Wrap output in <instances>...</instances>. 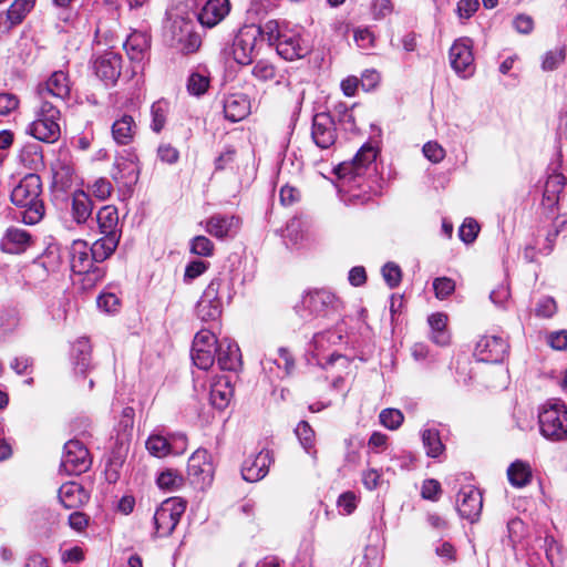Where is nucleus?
Here are the masks:
<instances>
[{
    "label": "nucleus",
    "mask_w": 567,
    "mask_h": 567,
    "mask_svg": "<svg viewBox=\"0 0 567 567\" xmlns=\"http://www.w3.org/2000/svg\"><path fill=\"white\" fill-rule=\"evenodd\" d=\"M11 203L21 209V218L24 224L35 225L44 216V203L42 198V181L38 174L24 175L12 188Z\"/></svg>",
    "instance_id": "obj_1"
},
{
    "label": "nucleus",
    "mask_w": 567,
    "mask_h": 567,
    "mask_svg": "<svg viewBox=\"0 0 567 567\" xmlns=\"http://www.w3.org/2000/svg\"><path fill=\"white\" fill-rule=\"evenodd\" d=\"M60 120L59 104L49 100L41 101L35 120L28 127V133L39 141L54 143L61 134Z\"/></svg>",
    "instance_id": "obj_2"
},
{
    "label": "nucleus",
    "mask_w": 567,
    "mask_h": 567,
    "mask_svg": "<svg viewBox=\"0 0 567 567\" xmlns=\"http://www.w3.org/2000/svg\"><path fill=\"white\" fill-rule=\"evenodd\" d=\"M542 435L553 442L567 440V408L560 401L543 405L538 414Z\"/></svg>",
    "instance_id": "obj_3"
},
{
    "label": "nucleus",
    "mask_w": 567,
    "mask_h": 567,
    "mask_svg": "<svg viewBox=\"0 0 567 567\" xmlns=\"http://www.w3.org/2000/svg\"><path fill=\"white\" fill-rule=\"evenodd\" d=\"M185 503L178 498L164 501L156 509L153 517L156 534L161 537L171 535L185 512Z\"/></svg>",
    "instance_id": "obj_4"
},
{
    "label": "nucleus",
    "mask_w": 567,
    "mask_h": 567,
    "mask_svg": "<svg viewBox=\"0 0 567 567\" xmlns=\"http://www.w3.org/2000/svg\"><path fill=\"white\" fill-rule=\"evenodd\" d=\"M92 464L90 453L79 440H70L64 444L61 460V470L69 475H80L86 472Z\"/></svg>",
    "instance_id": "obj_5"
},
{
    "label": "nucleus",
    "mask_w": 567,
    "mask_h": 567,
    "mask_svg": "<svg viewBox=\"0 0 567 567\" xmlns=\"http://www.w3.org/2000/svg\"><path fill=\"white\" fill-rule=\"evenodd\" d=\"M217 353V338L209 330L196 333L192 347V360L200 370H208L215 362Z\"/></svg>",
    "instance_id": "obj_6"
},
{
    "label": "nucleus",
    "mask_w": 567,
    "mask_h": 567,
    "mask_svg": "<svg viewBox=\"0 0 567 567\" xmlns=\"http://www.w3.org/2000/svg\"><path fill=\"white\" fill-rule=\"evenodd\" d=\"M220 286L221 279L214 278L196 305V316L204 322L215 321L221 313V303L218 298Z\"/></svg>",
    "instance_id": "obj_7"
},
{
    "label": "nucleus",
    "mask_w": 567,
    "mask_h": 567,
    "mask_svg": "<svg viewBox=\"0 0 567 567\" xmlns=\"http://www.w3.org/2000/svg\"><path fill=\"white\" fill-rule=\"evenodd\" d=\"M258 31L255 27H245L235 37L231 52L234 60L241 65H248L257 55Z\"/></svg>",
    "instance_id": "obj_8"
},
{
    "label": "nucleus",
    "mask_w": 567,
    "mask_h": 567,
    "mask_svg": "<svg viewBox=\"0 0 567 567\" xmlns=\"http://www.w3.org/2000/svg\"><path fill=\"white\" fill-rule=\"evenodd\" d=\"M276 50L285 60L293 61L307 56L311 52L312 45L300 33L287 30L279 38Z\"/></svg>",
    "instance_id": "obj_9"
},
{
    "label": "nucleus",
    "mask_w": 567,
    "mask_h": 567,
    "mask_svg": "<svg viewBox=\"0 0 567 567\" xmlns=\"http://www.w3.org/2000/svg\"><path fill=\"white\" fill-rule=\"evenodd\" d=\"M472 41L468 38L455 40L450 49V62L452 69L462 78H468L474 73V55Z\"/></svg>",
    "instance_id": "obj_10"
},
{
    "label": "nucleus",
    "mask_w": 567,
    "mask_h": 567,
    "mask_svg": "<svg viewBox=\"0 0 567 567\" xmlns=\"http://www.w3.org/2000/svg\"><path fill=\"white\" fill-rule=\"evenodd\" d=\"M71 269L75 274H92L94 278L102 277V270L94 266L95 259L92 256L90 247L83 240H75L71 246Z\"/></svg>",
    "instance_id": "obj_11"
},
{
    "label": "nucleus",
    "mask_w": 567,
    "mask_h": 567,
    "mask_svg": "<svg viewBox=\"0 0 567 567\" xmlns=\"http://www.w3.org/2000/svg\"><path fill=\"white\" fill-rule=\"evenodd\" d=\"M311 137L313 143L321 150H328L336 143V123L329 113L322 112L313 116Z\"/></svg>",
    "instance_id": "obj_12"
},
{
    "label": "nucleus",
    "mask_w": 567,
    "mask_h": 567,
    "mask_svg": "<svg viewBox=\"0 0 567 567\" xmlns=\"http://www.w3.org/2000/svg\"><path fill=\"white\" fill-rule=\"evenodd\" d=\"M303 307L317 316H328L341 307V301L331 291L319 289L308 292L302 300Z\"/></svg>",
    "instance_id": "obj_13"
},
{
    "label": "nucleus",
    "mask_w": 567,
    "mask_h": 567,
    "mask_svg": "<svg viewBox=\"0 0 567 567\" xmlns=\"http://www.w3.org/2000/svg\"><path fill=\"white\" fill-rule=\"evenodd\" d=\"M508 344L506 340L497 336H484L475 347V355L480 361L498 363L502 362L507 353Z\"/></svg>",
    "instance_id": "obj_14"
},
{
    "label": "nucleus",
    "mask_w": 567,
    "mask_h": 567,
    "mask_svg": "<svg viewBox=\"0 0 567 567\" xmlns=\"http://www.w3.org/2000/svg\"><path fill=\"white\" fill-rule=\"evenodd\" d=\"M483 507L481 492L474 486H465L460 489L456 499V509L458 514L471 522L478 518Z\"/></svg>",
    "instance_id": "obj_15"
},
{
    "label": "nucleus",
    "mask_w": 567,
    "mask_h": 567,
    "mask_svg": "<svg viewBox=\"0 0 567 567\" xmlns=\"http://www.w3.org/2000/svg\"><path fill=\"white\" fill-rule=\"evenodd\" d=\"M41 101L55 99V103H62L70 94V81L63 71H55L49 80L39 86L38 90Z\"/></svg>",
    "instance_id": "obj_16"
},
{
    "label": "nucleus",
    "mask_w": 567,
    "mask_h": 567,
    "mask_svg": "<svg viewBox=\"0 0 567 567\" xmlns=\"http://www.w3.org/2000/svg\"><path fill=\"white\" fill-rule=\"evenodd\" d=\"M188 476L194 483H209L213 477L214 467L210 455L206 450L195 451L187 463Z\"/></svg>",
    "instance_id": "obj_17"
},
{
    "label": "nucleus",
    "mask_w": 567,
    "mask_h": 567,
    "mask_svg": "<svg viewBox=\"0 0 567 567\" xmlns=\"http://www.w3.org/2000/svg\"><path fill=\"white\" fill-rule=\"evenodd\" d=\"M140 167L137 164V156L127 153L126 156H117L114 163L112 177L116 183L124 186H132L138 181Z\"/></svg>",
    "instance_id": "obj_18"
},
{
    "label": "nucleus",
    "mask_w": 567,
    "mask_h": 567,
    "mask_svg": "<svg viewBox=\"0 0 567 567\" xmlns=\"http://www.w3.org/2000/svg\"><path fill=\"white\" fill-rule=\"evenodd\" d=\"M94 70L101 80L113 84L121 75L122 56L113 51L105 52L95 60Z\"/></svg>",
    "instance_id": "obj_19"
},
{
    "label": "nucleus",
    "mask_w": 567,
    "mask_h": 567,
    "mask_svg": "<svg viewBox=\"0 0 567 567\" xmlns=\"http://www.w3.org/2000/svg\"><path fill=\"white\" fill-rule=\"evenodd\" d=\"M272 462L270 451L264 450L258 454L249 456L245 460L241 467L243 478L247 482H258L264 478Z\"/></svg>",
    "instance_id": "obj_20"
},
{
    "label": "nucleus",
    "mask_w": 567,
    "mask_h": 567,
    "mask_svg": "<svg viewBox=\"0 0 567 567\" xmlns=\"http://www.w3.org/2000/svg\"><path fill=\"white\" fill-rule=\"evenodd\" d=\"M240 227V219L234 215L216 214L206 220V231L218 238L224 239L234 236Z\"/></svg>",
    "instance_id": "obj_21"
},
{
    "label": "nucleus",
    "mask_w": 567,
    "mask_h": 567,
    "mask_svg": "<svg viewBox=\"0 0 567 567\" xmlns=\"http://www.w3.org/2000/svg\"><path fill=\"white\" fill-rule=\"evenodd\" d=\"M185 434H174L169 437L162 436L159 434H152L145 445L151 455L155 457H164L169 453L174 452V443H177L179 449L184 450L186 446Z\"/></svg>",
    "instance_id": "obj_22"
},
{
    "label": "nucleus",
    "mask_w": 567,
    "mask_h": 567,
    "mask_svg": "<svg viewBox=\"0 0 567 567\" xmlns=\"http://www.w3.org/2000/svg\"><path fill=\"white\" fill-rule=\"evenodd\" d=\"M229 10V0H207L198 13V21L204 27L213 28L225 19Z\"/></svg>",
    "instance_id": "obj_23"
},
{
    "label": "nucleus",
    "mask_w": 567,
    "mask_h": 567,
    "mask_svg": "<svg viewBox=\"0 0 567 567\" xmlns=\"http://www.w3.org/2000/svg\"><path fill=\"white\" fill-rule=\"evenodd\" d=\"M217 363L221 370L236 371L241 364L239 347L229 339L217 341Z\"/></svg>",
    "instance_id": "obj_24"
},
{
    "label": "nucleus",
    "mask_w": 567,
    "mask_h": 567,
    "mask_svg": "<svg viewBox=\"0 0 567 567\" xmlns=\"http://www.w3.org/2000/svg\"><path fill=\"white\" fill-rule=\"evenodd\" d=\"M250 101L246 94H229L224 100V114L230 122H239L250 113Z\"/></svg>",
    "instance_id": "obj_25"
},
{
    "label": "nucleus",
    "mask_w": 567,
    "mask_h": 567,
    "mask_svg": "<svg viewBox=\"0 0 567 567\" xmlns=\"http://www.w3.org/2000/svg\"><path fill=\"white\" fill-rule=\"evenodd\" d=\"M61 504L65 508H79L90 498L83 486L76 482H68L61 485L58 493Z\"/></svg>",
    "instance_id": "obj_26"
},
{
    "label": "nucleus",
    "mask_w": 567,
    "mask_h": 567,
    "mask_svg": "<svg viewBox=\"0 0 567 567\" xmlns=\"http://www.w3.org/2000/svg\"><path fill=\"white\" fill-rule=\"evenodd\" d=\"M31 245V235L21 228H8L2 240L1 249L7 254H21Z\"/></svg>",
    "instance_id": "obj_27"
},
{
    "label": "nucleus",
    "mask_w": 567,
    "mask_h": 567,
    "mask_svg": "<svg viewBox=\"0 0 567 567\" xmlns=\"http://www.w3.org/2000/svg\"><path fill=\"white\" fill-rule=\"evenodd\" d=\"M151 48V37L144 31H133L124 42V49L131 61L141 62Z\"/></svg>",
    "instance_id": "obj_28"
},
{
    "label": "nucleus",
    "mask_w": 567,
    "mask_h": 567,
    "mask_svg": "<svg viewBox=\"0 0 567 567\" xmlns=\"http://www.w3.org/2000/svg\"><path fill=\"white\" fill-rule=\"evenodd\" d=\"M137 125L133 116L123 114L112 125V137L118 145H128L133 142Z\"/></svg>",
    "instance_id": "obj_29"
},
{
    "label": "nucleus",
    "mask_w": 567,
    "mask_h": 567,
    "mask_svg": "<svg viewBox=\"0 0 567 567\" xmlns=\"http://www.w3.org/2000/svg\"><path fill=\"white\" fill-rule=\"evenodd\" d=\"M96 220L102 235L121 238V230L118 229V213L115 206L107 205L102 207L97 212Z\"/></svg>",
    "instance_id": "obj_30"
},
{
    "label": "nucleus",
    "mask_w": 567,
    "mask_h": 567,
    "mask_svg": "<svg viewBox=\"0 0 567 567\" xmlns=\"http://www.w3.org/2000/svg\"><path fill=\"white\" fill-rule=\"evenodd\" d=\"M566 185V177L561 173L554 172L548 175L543 195V203L549 208L556 206L559 202V196Z\"/></svg>",
    "instance_id": "obj_31"
},
{
    "label": "nucleus",
    "mask_w": 567,
    "mask_h": 567,
    "mask_svg": "<svg viewBox=\"0 0 567 567\" xmlns=\"http://www.w3.org/2000/svg\"><path fill=\"white\" fill-rule=\"evenodd\" d=\"M93 203L83 190H76L72 196L71 213L78 224H84L91 217Z\"/></svg>",
    "instance_id": "obj_32"
},
{
    "label": "nucleus",
    "mask_w": 567,
    "mask_h": 567,
    "mask_svg": "<svg viewBox=\"0 0 567 567\" xmlns=\"http://www.w3.org/2000/svg\"><path fill=\"white\" fill-rule=\"evenodd\" d=\"M233 393L228 380L220 379L210 388V402L216 409L223 410L229 404Z\"/></svg>",
    "instance_id": "obj_33"
},
{
    "label": "nucleus",
    "mask_w": 567,
    "mask_h": 567,
    "mask_svg": "<svg viewBox=\"0 0 567 567\" xmlns=\"http://www.w3.org/2000/svg\"><path fill=\"white\" fill-rule=\"evenodd\" d=\"M120 241V237L103 235L101 238L95 240L90 250L96 262H102L109 258L116 249Z\"/></svg>",
    "instance_id": "obj_34"
},
{
    "label": "nucleus",
    "mask_w": 567,
    "mask_h": 567,
    "mask_svg": "<svg viewBox=\"0 0 567 567\" xmlns=\"http://www.w3.org/2000/svg\"><path fill=\"white\" fill-rule=\"evenodd\" d=\"M507 476L513 486L524 487L532 481L530 465L523 461H515L509 465Z\"/></svg>",
    "instance_id": "obj_35"
},
{
    "label": "nucleus",
    "mask_w": 567,
    "mask_h": 567,
    "mask_svg": "<svg viewBox=\"0 0 567 567\" xmlns=\"http://www.w3.org/2000/svg\"><path fill=\"white\" fill-rule=\"evenodd\" d=\"M429 324L432 330L431 339L439 346H445L449 343L450 337L445 331L447 317L444 313L436 312L429 317Z\"/></svg>",
    "instance_id": "obj_36"
},
{
    "label": "nucleus",
    "mask_w": 567,
    "mask_h": 567,
    "mask_svg": "<svg viewBox=\"0 0 567 567\" xmlns=\"http://www.w3.org/2000/svg\"><path fill=\"white\" fill-rule=\"evenodd\" d=\"M76 372L85 373L91 362V347L86 340H78L72 350Z\"/></svg>",
    "instance_id": "obj_37"
},
{
    "label": "nucleus",
    "mask_w": 567,
    "mask_h": 567,
    "mask_svg": "<svg viewBox=\"0 0 567 567\" xmlns=\"http://www.w3.org/2000/svg\"><path fill=\"white\" fill-rule=\"evenodd\" d=\"M190 28V21L182 17H175L174 19H169L165 25V37L171 45H175L176 41L184 37Z\"/></svg>",
    "instance_id": "obj_38"
},
{
    "label": "nucleus",
    "mask_w": 567,
    "mask_h": 567,
    "mask_svg": "<svg viewBox=\"0 0 567 567\" xmlns=\"http://www.w3.org/2000/svg\"><path fill=\"white\" fill-rule=\"evenodd\" d=\"M422 443L430 457H437L444 451V445L441 441L440 433L435 429H425L421 433Z\"/></svg>",
    "instance_id": "obj_39"
},
{
    "label": "nucleus",
    "mask_w": 567,
    "mask_h": 567,
    "mask_svg": "<svg viewBox=\"0 0 567 567\" xmlns=\"http://www.w3.org/2000/svg\"><path fill=\"white\" fill-rule=\"evenodd\" d=\"M375 156L377 151L372 146H362L351 163V173L357 176L361 175L367 165L371 164L375 159Z\"/></svg>",
    "instance_id": "obj_40"
},
{
    "label": "nucleus",
    "mask_w": 567,
    "mask_h": 567,
    "mask_svg": "<svg viewBox=\"0 0 567 567\" xmlns=\"http://www.w3.org/2000/svg\"><path fill=\"white\" fill-rule=\"evenodd\" d=\"M168 112V103L166 101H156L152 104L151 115L152 124L151 128L155 133H159L166 124V115Z\"/></svg>",
    "instance_id": "obj_41"
},
{
    "label": "nucleus",
    "mask_w": 567,
    "mask_h": 567,
    "mask_svg": "<svg viewBox=\"0 0 567 567\" xmlns=\"http://www.w3.org/2000/svg\"><path fill=\"white\" fill-rule=\"evenodd\" d=\"M34 3L35 0H14L7 11L9 18H11V22L17 25L20 24L33 9Z\"/></svg>",
    "instance_id": "obj_42"
},
{
    "label": "nucleus",
    "mask_w": 567,
    "mask_h": 567,
    "mask_svg": "<svg viewBox=\"0 0 567 567\" xmlns=\"http://www.w3.org/2000/svg\"><path fill=\"white\" fill-rule=\"evenodd\" d=\"M202 44L199 34L193 31V27L188 30L184 37L176 41L174 45L184 54H190L196 52Z\"/></svg>",
    "instance_id": "obj_43"
},
{
    "label": "nucleus",
    "mask_w": 567,
    "mask_h": 567,
    "mask_svg": "<svg viewBox=\"0 0 567 567\" xmlns=\"http://www.w3.org/2000/svg\"><path fill=\"white\" fill-rule=\"evenodd\" d=\"M157 485L162 489L174 491L182 486L183 477L175 470H165L157 476Z\"/></svg>",
    "instance_id": "obj_44"
},
{
    "label": "nucleus",
    "mask_w": 567,
    "mask_h": 567,
    "mask_svg": "<svg viewBox=\"0 0 567 567\" xmlns=\"http://www.w3.org/2000/svg\"><path fill=\"white\" fill-rule=\"evenodd\" d=\"M270 363L277 364V367L279 369L282 368L285 375L290 374L291 371L295 368V361H293L292 355L290 354V352L287 349H284V348H280L278 350V358L277 359L272 360L270 358H266V359H264L261 361V364L264 365V368H266Z\"/></svg>",
    "instance_id": "obj_45"
},
{
    "label": "nucleus",
    "mask_w": 567,
    "mask_h": 567,
    "mask_svg": "<svg viewBox=\"0 0 567 567\" xmlns=\"http://www.w3.org/2000/svg\"><path fill=\"white\" fill-rule=\"evenodd\" d=\"M251 73L256 79L260 81H276L277 84L281 83L280 80H277L275 65L266 60L258 61L254 65Z\"/></svg>",
    "instance_id": "obj_46"
},
{
    "label": "nucleus",
    "mask_w": 567,
    "mask_h": 567,
    "mask_svg": "<svg viewBox=\"0 0 567 567\" xmlns=\"http://www.w3.org/2000/svg\"><path fill=\"white\" fill-rule=\"evenodd\" d=\"M74 171L71 166L59 164L53 169V183L61 189H66L72 185Z\"/></svg>",
    "instance_id": "obj_47"
},
{
    "label": "nucleus",
    "mask_w": 567,
    "mask_h": 567,
    "mask_svg": "<svg viewBox=\"0 0 567 567\" xmlns=\"http://www.w3.org/2000/svg\"><path fill=\"white\" fill-rule=\"evenodd\" d=\"M258 31V38L261 35L267 39L269 44H276L279 42V38L284 31L280 30L279 23L276 20H269L264 25L255 27Z\"/></svg>",
    "instance_id": "obj_48"
},
{
    "label": "nucleus",
    "mask_w": 567,
    "mask_h": 567,
    "mask_svg": "<svg viewBox=\"0 0 567 567\" xmlns=\"http://www.w3.org/2000/svg\"><path fill=\"white\" fill-rule=\"evenodd\" d=\"M380 423L389 430H396L403 423V413L398 409H384L379 415Z\"/></svg>",
    "instance_id": "obj_49"
},
{
    "label": "nucleus",
    "mask_w": 567,
    "mask_h": 567,
    "mask_svg": "<svg viewBox=\"0 0 567 567\" xmlns=\"http://www.w3.org/2000/svg\"><path fill=\"white\" fill-rule=\"evenodd\" d=\"M209 86V79L200 73H192L187 81V90L192 95L204 94Z\"/></svg>",
    "instance_id": "obj_50"
},
{
    "label": "nucleus",
    "mask_w": 567,
    "mask_h": 567,
    "mask_svg": "<svg viewBox=\"0 0 567 567\" xmlns=\"http://www.w3.org/2000/svg\"><path fill=\"white\" fill-rule=\"evenodd\" d=\"M190 252L203 257H209L214 252V244L205 236H196L190 241Z\"/></svg>",
    "instance_id": "obj_51"
},
{
    "label": "nucleus",
    "mask_w": 567,
    "mask_h": 567,
    "mask_svg": "<svg viewBox=\"0 0 567 567\" xmlns=\"http://www.w3.org/2000/svg\"><path fill=\"white\" fill-rule=\"evenodd\" d=\"M296 435L298 436L301 445L305 447V450L310 453V450L313 446V437L315 432L311 429V426L306 421L299 422L296 430Z\"/></svg>",
    "instance_id": "obj_52"
},
{
    "label": "nucleus",
    "mask_w": 567,
    "mask_h": 567,
    "mask_svg": "<svg viewBox=\"0 0 567 567\" xmlns=\"http://www.w3.org/2000/svg\"><path fill=\"white\" fill-rule=\"evenodd\" d=\"M480 231V226L473 218H466L458 229L460 238L466 243H473Z\"/></svg>",
    "instance_id": "obj_53"
},
{
    "label": "nucleus",
    "mask_w": 567,
    "mask_h": 567,
    "mask_svg": "<svg viewBox=\"0 0 567 567\" xmlns=\"http://www.w3.org/2000/svg\"><path fill=\"white\" fill-rule=\"evenodd\" d=\"M433 289L435 291L436 298L443 300L454 292L455 282L451 278L440 277L434 279Z\"/></svg>",
    "instance_id": "obj_54"
},
{
    "label": "nucleus",
    "mask_w": 567,
    "mask_h": 567,
    "mask_svg": "<svg viewBox=\"0 0 567 567\" xmlns=\"http://www.w3.org/2000/svg\"><path fill=\"white\" fill-rule=\"evenodd\" d=\"M382 276L390 288L398 287L402 279L401 269L394 262H386L382 267Z\"/></svg>",
    "instance_id": "obj_55"
},
{
    "label": "nucleus",
    "mask_w": 567,
    "mask_h": 567,
    "mask_svg": "<svg viewBox=\"0 0 567 567\" xmlns=\"http://www.w3.org/2000/svg\"><path fill=\"white\" fill-rule=\"evenodd\" d=\"M208 267L209 262L199 259L188 262L185 268L184 281L190 282L192 280L198 278L204 272H206Z\"/></svg>",
    "instance_id": "obj_56"
},
{
    "label": "nucleus",
    "mask_w": 567,
    "mask_h": 567,
    "mask_svg": "<svg viewBox=\"0 0 567 567\" xmlns=\"http://www.w3.org/2000/svg\"><path fill=\"white\" fill-rule=\"evenodd\" d=\"M565 60V52L563 49L548 51L543 59L542 68L544 71H553Z\"/></svg>",
    "instance_id": "obj_57"
},
{
    "label": "nucleus",
    "mask_w": 567,
    "mask_h": 567,
    "mask_svg": "<svg viewBox=\"0 0 567 567\" xmlns=\"http://www.w3.org/2000/svg\"><path fill=\"white\" fill-rule=\"evenodd\" d=\"M423 154L432 163H440L445 157V150L436 142H427L423 146Z\"/></svg>",
    "instance_id": "obj_58"
},
{
    "label": "nucleus",
    "mask_w": 567,
    "mask_h": 567,
    "mask_svg": "<svg viewBox=\"0 0 567 567\" xmlns=\"http://www.w3.org/2000/svg\"><path fill=\"white\" fill-rule=\"evenodd\" d=\"M112 189L111 182L103 177L96 179L91 186L93 195L101 200L109 198L112 194Z\"/></svg>",
    "instance_id": "obj_59"
},
{
    "label": "nucleus",
    "mask_w": 567,
    "mask_h": 567,
    "mask_svg": "<svg viewBox=\"0 0 567 567\" xmlns=\"http://www.w3.org/2000/svg\"><path fill=\"white\" fill-rule=\"evenodd\" d=\"M19 106L17 95L8 92L0 93V115H8L16 111Z\"/></svg>",
    "instance_id": "obj_60"
},
{
    "label": "nucleus",
    "mask_w": 567,
    "mask_h": 567,
    "mask_svg": "<svg viewBox=\"0 0 567 567\" xmlns=\"http://www.w3.org/2000/svg\"><path fill=\"white\" fill-rule=\"evenodd\" d=\"M382 482V474L375 468H368L362 473V483L369 491H373L380 486Z\"/></svg>",
    "instance_id": "obj_61"
},
{
    "label": "nucleus",
    "mask_w": 567,
    "mask_h": 567,
    "mask_svg": "<svg viewBox=\"0 0 567 567\" xmlns=\"http://www.w3.org/2000/svg\"><path fill=\"white\" fill-rule=\"evenodd\" d=\"M158 158L166 164H174L179 158L178 151L171 144H161L157 148Z\"/></svg>",
    "instance_id": "obj_62"
},
{
    "label": "nucleus",
    "mask_w": 567,
    "mask_h": 567,
    "mask_svg": "<svg viewBox=\"0 0 567 567\" xmlns=\"http://www.w3.org/2000/svg\"><path fill=\"white\" fill-rule=\"evenodd\" d=\"M120 305L118 298L111 292L102 293L97 298V306L100 309H103L105 312H114L116 311Z\"/></svg>",
    "instance_id": "obj_63"
},
{
    "label": "nucleus",
    "mask_w": 567,
    "mask_h": 567,
    "mask_svg": "<svg viewBox=\"0 0 567 567\" xmlns=\"http://www.w3.org/2000/svg\"><path fill=\"white\" fill-rule=\"evenodd\" d=\"M441 485L436 480H425L422 484L421 495L425 499L436 501Z\"/></svg>",
    "instance_id": "obj_64"
}]
</instances>
